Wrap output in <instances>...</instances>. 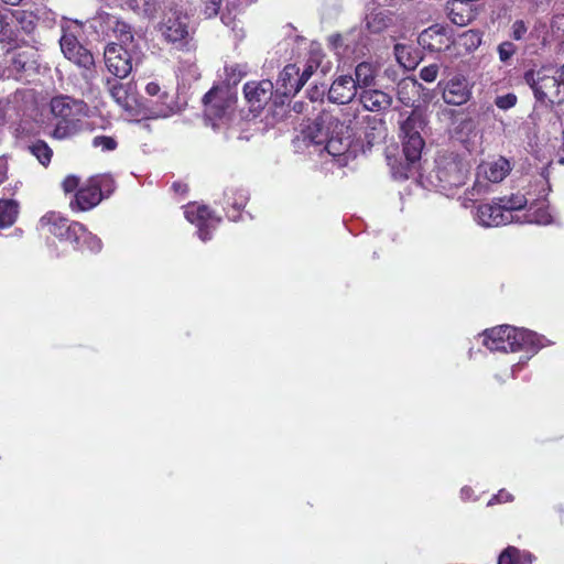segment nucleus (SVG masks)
I'll return each instance as SVG.
<instances>
[{"mask_svg":"<svg viewBox=\"0 0 564 564\" xmlns=\"http://www.w3.org/2000/svg\"><path fill=\"white\" fill-rule=\"evenodd\" d=\"M358 123L355 111L323 110L313 124L304 131V138L314 144L325 143V150L338 158L339 164L344 165L349 159L356 156Z\"/></svg>","mask_w":564,"mask_h":564,"instance_id":"obj_1","label":"nucleus"},{"mask_svg":"<svg viewBox=\"0 0 564 564\" xmlns=\"http://www.w3.org/2000/svg\"><path fill=\"white\" fill-rule=\"evenodd\" d=\"M482 344L491 351L514 352L523 350L536 354L542 347L549 345L545 337L525 328L510 325H500L486 329L482 334Z\"/></svg>","mask_w":564,"mask_h":564,"instance_id":"obj_2","label":"nucleus"},{"mask_svg":"<svg viewBox=\"0 0 564 564\" xmlns=\"http://www.w3.org/2000/svg\"><path fill=\"white\" fill-rule=\"evenodd\" d=\"M39 225L41 230L55 236L62 242H68L76 250L91 252L101 250V241L97 236L88 232L82 224L70 221L61 213H46L41 217Z\"/></svg>","mask_w":564,"mask_h":564,"instance_id":"obj_3","label":"nucleus"},{"mask_svg":"<svg viewBox=\"0 0 564 564\" xmlns=\"http://www.w3.org/2000/svg\"><path fill=\"white\" fill-rule=\"evenodd\" d=\"M468 170L458 155L454 153L440 154L435 166L429 174L430 184L446 196L465 184Z\"/></svg>","mask_w":564,"mask_h":564,"instance_id":"obj_4","label":"nucleus"},{"mask_svg":"<svg viewBox=\"0 0 564 564\" xmlns=\"http://www.w3.org/2000/svg\"><path fill=\"white\" fill-rule=\"evenodd\" d=\"M85 105L67 96L54 97L51 100V112L57 119L53 138L64 140L76 135L83 129Z\"/></svg>","mask_w":564,"mask_h":564,"instance_id":"obj_5","label":"nucleus"},{"mask_svg":"<svg viewBox=\"0 0 564 564\" xmlns=\"http://www.w3.org/2000/svg\"><path fill=\"white\" fill-rule=\"evenodd\" d=\"M423 127L424 120L422 116L415 112L401 122L400 130L406 166L405 172L400 174V178H409L417 171V164L425 144L421 135Z\"/></svg>","mask_w":564,"mask_h":564,"instance_id":"obj_6","label":"nucleus"},{"mask_svg":"<svg viewBox=\"0 0 564 564\" xmlns=\"http://www.w3.org/2000/svg\"><path fill=\"white\" fill-rule=\"evenodd\" d=\"M523 80L532 89L539 102L546 106L561 104L553 66L544 65L536 69H529L524 73Z\"/></svg>","mask_w":564,"mask_h":564,"instance_id":"obj_7","label":"nucleus"},{"mask_svg":"<svg viewBox=\"0 0 564 564\" xmlns=\"http://www.w3.org/2000/svg\"><path fill=\"white\" fill-rule=\"evenodd\" d=\"M158 31L165 42L181 50L189 46L194 33L189 25V17L177 10L164 14Z\"/></svg>","mask_w":564,"mask_h":564,"instance_id":"obj_8","label":"nucleus"},{"mask_svg":"<svg viewBox=\"0 0 564 564\" xmlns=\"http://www.w3.org/2000/svg\"><path fill=\"white\" fill-rule=\"evenodd\" d=\"M205 117L214 129L227 123L234 111L236 96L229 88H213L203 98Z\"/></svg>","mask_w":564,"mask_h":564,"instance_id":"obj_9","label":"nucleus"},{"mask_svg":"<svg viewBox=\"0 0 564 564\" xmlns=\"http://www.w3.org/2000/svg\"><path fill=\"white\" fill-rule=\"evenodd\" d=\"M62 31L63 35L59 40V45L64 56L79 67L90 68L94 65V57L77 40V35L82 31V23L78 21H66L62 24Z\"/></svg>","mask_w":564,"mask_h":564,"instance_id":"obj_10","label":"nucleus"},{"mask_svg":"<svg viewBox=\"0 0 564 564\" xmlns=\"http://www.w3.org/2000/svg\"><path fill=\"white\" fill-rule=\"evenodd\" d=\"M442 99L451 106L467 104L473 97L474 84L463 74H454L438 83Z\"/></svg>","mask_w":564,"mask_h":564,"instance_id":"obj_11","label":"nucleus"},{"mask_svg":"<svg viewBox=\"0 0 564 564\" xmlns=\"http://www.w3.org/2000/svg\"><path fill=\"white\" fill-rule=\"evenodd\" d=\"M511 172L510 162L499 156L492 161L484 162L478 166L477 181L475 182L471 196H480L488 193V185L484 184L480 178H485L491 183L501 182Z\"/></svg>","mask_w":564,"mask_h":564,"instance_id":"obj_12","label":"nucleus"},{"mask_svg":"<svg viewBox=\"0 0 564 564\" xmlns=\"http://www.w3.org/2000/svg\"><path fill=\"white\" fill-rule=\"evenodd\" d=\"M111 185L112 180L108 176L91 178L88 184L77 191L75 200L70 203V206L73 208L76 206L79 210L83 212L91 209L101 202L102 187H107L109 193Z\"/></svg>","mask_w":564,"mask_h":564,"instance_id":"obj_13","label":"nucleus"},{"mask_svg":"<svg viewBox=\"0 0 564 564\" xmlns=\"http://www.w3.org/2000/svg\"><path fill=\"white\" fill-rule=\"evenodd\" d=\"M36 52L32 47L15 50L8 53L6 68L2 76L7 78L22 79L23 75L36 67Z\"/></svg>","mask_w":564,"mask_h":564,"instance_id":"obj_14","label":"nucleus"},{"mask_svg":"<svg viewBox=\"0 0 564 564\" xmlns=\"http://www.w3.org/2000/svg\"><path fill=\"white\" fill-rule=\"evenodd\" d=\"M184 215L189 223L196 225L198 237L203 241L212 238V231L220 223V218L214 215L207 206L197 203L188 204L185 207Z\"/></svg>","mask_w":564,"mask_h":564,"instance_id":"obj_15","label":"nucleus"},{"mask_svg":"<svg viewBox=\"0 0 564 564\" xmlns=\"http://www.w3.org/2000/svg\"><path fill=\"white\" fill-rule=\"evenodd\" d=\"M475 220L482 227H498L520 221L519 215H511L501 207L499 199L477 206Z\"/></svg>","mask_w":564,"mask_h":564,"instance_id":"obj_16","label":"nucleus"},{"mask_svg":"<svg viewBox=\"0 0 564 564\" xmlns=\"http://www.w3.org/2000/svg\"><path fill=\"white\" fill-rule=\"evenodd\" d=\"M108 70L116 78H126L132 70V57L129 47L118 43H109L104 52Z\"/></svg>","mask_w":564,"mask_h":564,"instance_id":"obj_17","label":"nucleus"},{"mask_svg":"<svg viewBox=\"0 0 564 564\" xmlns=\"http://www.w3.org/2000/svg\"><path fill=\"white\" fill-rule=\"evenodd\" d=\"M145 93L151 97H156L149 107V115L151 118H167L175 111L173 97L166 91L162 90L156 82H150L145 86Z\"/></svg>","mask_w":564,"mask_h":564,"instance_id":"obj_18","label":"nucleus"},{"mask_svg":"<svg viewBox=\"0 0 564 564\" xmlns=\"http://www.w3.org/2000/svg\"><path fill=\"white\" fill-rule=\"evenodd\" d=\"M417 43L431 52H442L449 48L453 41L446 28L434 24L420 33Z\"/></svg>","mask_w":564,"mask_h":564,"instance_id":"obj_19","label":"nucleus"},{"mask_svg":"<svg viewBox=\"0 0 564 564\" xmlns=\"http://www.w3.org/2000/svg\"><path fill=\"white\" fill-rule=\"evenodd\" d=\"M305 85L300 68L294 64L286 65L276 80V94L285 97L293 96Z\"/></svg>","mask_w":564,"mask_h":564,"instance_id":"obj_20","label":"nucleus"},{"mask_svg":"<svg viewBox=\"0 0 564 564\" xmlns=\"http://www.w3.org/2000/svg\"><path fill=\"white\" fill-rule=\"evenodd\" d=\"M358 88L354 77L349 75L338 76L328 89V100L335 104H348L357 96Z\"/></svg>","mask_w":564,"mask_h":564,"instance_id":"obj_21","label":"nucleus"},{"mask_svg":"<svg viewBox=\"0 0 564 564\" xmlns=\"http://www.w3.org/2000/svg\"><path fill=\"white\" fill-rule=\"evenodd\" d=\"M106 87L109 95L119 107L127 112L133 110L135 97L130 84H123L119 82V78H107Z\"/></svg>","mask_w":564,"mask_h":564,"instance_id":"obj_22","label":"nucleus"},{"mask_svg":"<svg viewBox=\"0 0 564 564\" xmlns=\"http://www.w3.org/2000/svg\"><path fill=\"white\" fill-rule=\"evenodd\" d=\"M245 97L251 108L259 109L273 94V84L270 80L250 82L243 86Z\"/></svg>","mask_w":564,"mask_h":564,"instance_id":"obj_23","label":"nucleus"},{"mask_svg":"<svg viewBox=\"0 0 564 564\" xmlns=\"http://www.w3.org/2000/svg\"><path fill=\"white\" fill-rule=\"evenodd\" d=\"M359 101L362 107L371 112H381L392 105V97L380 89H364L359 94Z\"/></svg>","mask_w":564,"mask_h":564,"instance_id":"obj_24","label":"nucleus"},{"mask_svg":"<svg viewBox=\"0 0 564 564\" xmlns=\"http://www.w3.org/2000/svg\"><path fill=\"white\" fill-rule=\"evenodd\" d=\"M553 217L549 212V205L545 199L533 202L529 205L523 216H520L521 224L549 225L552 224Z\"/></svg>","mask_w":564,"mask_h":564,"instance_id":"obj_25","label":"nucleus"},{"mask_svg":"<svg viewBox=\"0 0 564 564\" xmlns=\"http://www.w3.org/2000/svg\"><path fill=\"white\" fill-rule=\"evenodd\" d=\"M392 12L386 9H376L366 15V29L373 34H379L389 29L393 23Z\"/></svg>","mask_w":564,"mask_h":564,"instance_id":"obj_26","label":"nucleus"},{"mask_svg":"<svg viewBox=\"0 0 564 564\" xmlns=\"http://www.w3.org/2000/svg\"><path fill=\"white\" fill-rule=\"evenodd\" d=\"M248 200V195L243 189L237 188H227L224 193V208L231 207L232 213L230 210L227 212V216L230 220L237 221L239 219V212L246 206Z\"/></svg>","mask_w":564,"mask_h":564,"instance_id":"obj_27","label":"nucleus"},{"mask_svg":"<svg viewBox=\"0 0 564 564\" xmlns=\"http://www.w3.org/2000/svg\"><path fill=\"white\" fill-rule=\"evenodd\" d=\"M105 24L113 34V36L120 42L119 44L129 47L133 42V35L131 28L123 21L118 20L115 15L106 14Z\"/></svg>","mask_w":564,"mask_h":564,"instance_id":"obj_28","label":"nucleus"},{"mask_svg":"<svg viewBox=\"0 0 564 564\" xmlns=\"http://www.w3.org/2000/svg\"><path fill=\"white\" fill-rule=\"evenodd\" d=\"M378 67L369 62H361L355 68L354 82L361 91L371 88L376 83Z\"/></svg>","mask_w":564,"mask_h":564,"instance_id":"obj_29","label":"nucleus"},{"mask_svg":"<svg viewBox=\"0 0 564 564\" xmlns=\"http://www.w3.org/2000/svg\"><path fill=\"white\" fill-rule=\"evenodd\" d=\"M199 14L205 17L206 19H212L220 14L221 22L226 26H231L235 29L234 19L231 18V13H225L223 11V0H199Z\"/></svg>","mask_w":564,"mask_h":564,"instance_id":"obj_30","label":"nucleus"},{"mask_svg":"<svg viewBox=\"0 0 564 564\" xmlns=\"http://www.w3.org/2000/svg\"><path fill=\"white\" fill-rule=\"evenodd\" d=\"M417 94L419 84L415 79L406 78L399 82L397 87V97L402 105L406 107L414 106Z\"/></svg>","mask_w":564,"mask_h":564,"instance_id":"obj_31","label":"nucleus"},{"mask_svg":"<svg viewBox=\"0 0 564 564\" xmlns=\"http://www.w3.org/2000/svg\"><path fill=\"white\" fill-rule=\"evenodd\" d=\"M20 205L14 199H0V229L11 227L18 219Z\"/></svg>","mask_w":564,"mask_h":564,"instance_id":"obj_32","label":"nucleus"},{"mask_svg":"<svg viewBox=\"0 0 564 564\" xmlns=\"http://www.w3.org/2000/svg\"><path fill=\"white\" fill-rule=\"evenodd\" d=\"M449 20L459 26L467 25L473 19V11L468 8L467 2L454 0L448 11Z\"/></svg>","mask_w":564,"mask_h":564,"instance_id":"obj_33","label":"nucleus"},{"mask_svg":"<svg viewBox=\"0 0 564 564\" xmlns=\"http://www.w3.org/2000/svg\"><path fill=\"white\" fill-rule=\"evenodd\" d=\"M533 556L527 551L508 546L499 556L498 564H531Z\"/></svg>","mask_w":564,"mask_h":564,"instance_id":"obj_34","label":"nucleus"},{"mask_svg":"<svg viewBox=\"0 0 564 564\" xmlns=\"http://www.w3.org/2000/svg\"><path fill=\"white\" fill-rule=\"evenodd\" d=\"M394 55L398 63L405 69H413L419 63L417 55L410 46L404 44H397L394 46Z\"/></svg>","mask_w":564,"mask_h":564,"instance_id":"obj_35","label":"nucleus"},{"mask_svg":"<svg viewBox=\"0 0 564 564\" xmlns=\"http://www.w3.org/2000/svg\"><path fill=\"white\" fill-rule=\"evenodd\" d=\"M498 199L501 207L511 215H517L516 213L527 207L529 202L525 195L521 193H514L510 196L500 197Z\"/></svg>","mask_w":564,"mask_h":564,"instance_id":"obj_36","label":"nucleus"},{"mask_svg":"<svg viewBox=\"0 0 564 564\" xmlns=\"http://www.w3.org/2000/svg\"><path fill=\"white\" fill-rule=\"evenodd\" d=\"M29 150L43 166L50 164L53 151L45 141L36 140L29 145Z\"/></svg>","mask_w":564,"mask_h":564,"instance_id":"obj_37","label":"nucleus"},{"mask_svg":"<svg viewBox=\"0 0 564 564\" xmlns=\"http://www.w3.org/2000/svg\"><path fill=\"white\" fill-rule=\"evenodd\" d=\"M323 58V53L319 47H312L310 51V57L305 64L304 69L301 73V76L306 83L311 76L314 74V72L319 67L321 62Z\"/></svg>","mask_w":564,"mask_h":564,"instance_id":"obj_38","label":"nucleus"},{"mask_svg":"<svg viewBox=\"0 0 564 564\" xmlns=\"http://www.w3.org/2000/svg\"><path fill=\"white\" fill-rule=\"evenodd\" d=\"M91 144L95 148H100L102 151H113L117 148V141L108 135H96Z\"/></svg>","mask_w":564,"mask_h":564,"instance_id":"obj_39","label":"nucleus"},{"mask_svg":"<svg viewBox=\"0 0 564 564\" xmlns=\"http://www.w3.org/2000/svg\"><path fill=\"white\" fill-rule=\"evenodd\" d=\"M517 96L513 93H509L502 96H498L495 99V105L501 110H508L516 106Z\"/></svg>","mask_w":564,"mask_h":564,"instance_id":"obj_40","label":"nucleus"},{"mask_svg":"<svg viewBox=\"0 0 564 564\" xmlns=\"http://www.w3.org/2000/svg\"><path fill=\"white\" fill-rule=\"evenodd\" d=\"M516 51H517V48L513 43L508 42V41L502 42L498 46L499 59L502 63H507L514 55Z\"/></svg>","mask_w":564,"mask_h":564,"instance_id":"obj_41","label":"nucleus"},{"mask_svg":"<svg viewBox=\"0 0 564 564\" xmlns=\"http://www.w3.org/2000/svg\"><path fill=\"white\" fill-rule=\"evenodd\" d=\"M137 6L142 10V12L147 17H153L158 9L159 2L158 0H134Z\"/></svg>","mask_w":564,"mask_h":564,"instance_id":"obj_42","label":"nucleus"},{"mask_svg":"<svg viewBox=\"0 0 564 564\" xmlns=\"http://www.w3.org/2000/svg\"><path fill=\"white\" fill-rule=\"evenodd\" d=\"M528 32V25L523 20H516L511 25V37L520 41Z\"/></svg>","mask_w":564,"mask_h":564,"instance_id":"obj_43","label":"nucleus"},{"mask_svg":"<svg viewBox=\"0 0 564 564\" xmlns=\"http://www.w3.org/2000/svg\"><path fill=\"white\" fill-rule=\"evenodd\" d=\"M438 74V66L436 64H431L429 66L423 67L420 70V77L426 82L432 83L436 79Z\"/></svg>","mask_w":564,"mask_h":564,"instance_id":"obj_44","label":"nucleus"},{"mask_svg":"<svg viewBox=\"0 0 564 564\" xmlns=\"http://www.w3.org/2000/svg\"><path fill=\"white\" fill-rule=\"evenodd\" d=\"M554 76L557 82L556 88L558 89V93H560V100H561V104H563L564 102V64L558 68L554 67Z\"/></svg>","mask_w":564,"mask_h":564,"instance_id":"obj_45","label":"nucleus"},{"mask_svg":"<svg viewBox=\"0 0 564 564\" xmlns=\"http://www.w3.org/2000/svg\"><path fill=\"white\" fill-rule=\"evenodd\" d=\"M78 184H79V180L77 176L68 175L67 177L64 178V181L62 183V187L65 193H72L78 187Z\"/></svg>","mask_w":564,"mask_h":564,"instance_id":"obj_46","label":"nucleus"},{"mask_svg":"<svg viewBox=\"0 0 564 564\" xmlns=\"http://www.w3.org/2000/svg\"><path fill=\"white\" fill-rule=\"evenodd\" d=\"M513 497L510 492L501 489L497 495H495L489 501L488 506H491L494 503H502V502H509L512 501Z\"/></svg>","mask_w":564,"mask_h":564,"instance_id":"obj_47","label":"nucleus"},{"mask_svg":"<svg viewBox=\"0 0 564 564\" xmlns=\"http://www.w3.org/2000/svg\"><path fill=\"white\" fill-rule=\"evenodd\" d=\"M530 3L531 11H545L551 3V0H525Z\"/></svg>","mask_w":564,"mask_h":564,"instance_id":"obj_48","label":"nucleus"},{"mask_svg":"<svg viewBox=\"0 0 564 564\" xmlns=\"http://www.w3.org/2000/svg\"><path fill=\"white\" fill-rule=\"evenodd\" d=\"M325 93V89H319L318 87H314L313 89L310 90L308 95H310V98L311 100H317L319 97H322Z\"/></svg>","mask_w":564,"mask_h":564,"instance_id":"obj_49","label":"nucleus"},{"mask_svg":"<svg viewBox=\"0 0 564 564\" xmlns=\"http://www.w3.org/2000/svg\"><path fill=\"white\" fill-rule=\"evenodd\" d=\"M341 42V36L339 34H335V35H332L329 37V43L330 45L334 47V48H337L338 45L340 44Z\"/></svg>","mask_w":564,"mask_h":564,"instance_id":"obj_50","label":"nucleus"},{"mask_svg":"<svg viewBox=\"0 0 564 564\" xmlns=\"http://www.w3.org/2000/svg\"><path fill=\"white\" fill-rule=\"evenodd\" d=\"M529 358H530V357H527V359H525V360H523V361H522V360H520L518 364H516V365H513V366H512V368H511V375H512V377H513V378L516 377L517 371H519V370L522 368V366L527 362V360H528Z\"/></svg>","mask_w":564,"mask_h":564,"instance_id":"obj_51","label":"nucleus"},{"mask_svg":"<svg viewBox=\"0 0 564 564\" xmlns=\"http://www.w3.org/2000/svg\"><path fill=\"white\" fill-rule=\"evenodd\" d=\"M460 495H462V498L467 500L470 498V495H471V489L469 487H464L462 490H460Z\"/></svg>","mask_w":564,"mask_h":564,"instance_id":"obj_52","label":"nucleus"},{"mask_svg":"<svg viewBox=\"0 0 564 564\" xmlns=\"http://www.w3.org/2000/svg\"><path fill=\"white\" fill-rule=\"evenodd\" d=\"M1 1L9 6H18L21 3L22 0H1Z\"/></svg>","mask_w":564,"mask_h":564,"instance_id":"obj_53","label":"nucleus"},{"mask_svg":"<svg viewBox=\"0 0 564 564\" xmlns=\"http://www.w3.org/2000/svg\"><path fill=\"white\" fill-rule=\"evenodd\" d=\"M10 102V100H7L6 102L0 100V118L3 117V110L6 108V106Z\"/></svg>","mask_w":564,"mask_h":564,"instance_id":"obj_54","label":"nucleus"},{"mask_svg":"<svg viewBox=\"0 0 564 564\" xmlns=\"http://www.w3.org/2000/svg\"><path fill=\"white\" fill-rule=\"evenodd\" d=\"M21 95H22V91L17 90L15 94L13 95V98L17 100Z\"/></svg>","mask_w":564,"mask_h":564,"instance_id":"obj_55","label":"nucleus"},{"mask_svg":"<svg viewBox=\"0 0 564 564\" xmlns=\"http://www.w3.org/2000/svg\"><path fill=\"white\" fill-rule=\"evenodd\" d=\"M294 110H295V111H301V107H300L297 104H295V105H294Z\"/></svg>","mask_w":564,"mask_h":564,"instance_id":"obj_56","label":"nucleus"},{"mask_svg":"<svg viewBox=\"0 0 564 564\" xmlns=\"http://www.w3.org/2000/svg\"><path fill=\"white\" fill-rule=\"evenodd\" d=\"M562 148H563V150H564V131H563V133H562Z\"/></svg>","mask_w":564,"mask_h":564,"instance_id":"obj_57","label":"nucleus"},{"mask_svg":"<svg viewBox=\"0 0 564 564\" xmlns=\"http://www.w3.org/2000/svg\"><path fill=\"white\" fill-rule=\"evenodd\" d=\"M558 163H560V164H564V158H560V159H558Z\"/></svg>","mask_w":564,"mask_h":564,"instance_id":"obj_58","label":"nucleus"},{"mask_svg":"<svg viewBox=\"0 0 564 564\" xmlns=\"http://www.w3.org/2000/svg\"><path fill=\"white\" fill-rule=\"evenodd\" d=\"M0 78H4V77L2 76V72H0Z\"/></svg>","mask_w":564,"mask_h":564,"instance_id":"obj_59","label":"nucleus"},{"mask_svg":"<svg viewBox=\"0 0 564 564\" xmlns=\"http://www.w3.org/2000/svg\"><path fill=\"white\" fill-rule=\"evenodd\" d=\"M2 182V180L0 178V183Z\"/></svg>","mask_w":564,"mask_h":564,"instance_id":"obj_60","label":"nucleus"}]
</instances>
